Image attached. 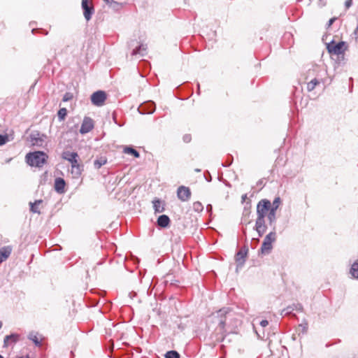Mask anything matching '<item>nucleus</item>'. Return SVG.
Here are the masks:
<instances>
[{
  "label": "nucleus",
  "mask_w": 358,
  "mask_h": 358,
  "mask_svg": "<svg viewBox=\"0 0 358 358\" xmlns=\"http://www.w3.org/2000/svg\"><path fill=\"white\" fill-rule=\"evenodd\" d=\"M302 309H303V307H302L301 304H300V303L293 304L292 306L287 307L285 309L282 310L281 314L288 315V314H290L294 310H298V311H301Z\"/></svg>",
  "instance_id": "nucleus-20"
},
{
  "label": "nucleus",
  "mask_w": 358,
  "mask_h": 358,
  "mask_svg": "<svg viewBox=\"0 0 358 358\" xmlns=\"http://www.w3.org/2000/svg\"><path fill=\"white\" fill-rule=\"evenodd\" d=\"M107 162V160L105 157H100L99 159H96L94 162V166L96 169H100L103 165L106 164Z\"/></svg>",
  "instance_id": "nucleus-27"
},
{
  "label": "nucleus",
  "mask_w": 358,
  "mask_h": 358,
  "mask_svg": "<svg viewBox=\"0 0 358 358\" xmlns=\"http://www.w3.org/2000/svg\"><path fill=\"white\" fill-rule=\"evenodd\" d=\"M106 99V94L105 92L99 90L94 92L91 95L92 103L96 106H101L104 104Z\"/></svg>",
  "instance_id": "nucleus-8"
},
{
  "label": "nucleus",
  "mask_w": 358,
  "mask_h": 358,
  "mask_svg": "<svg viewBox=\"0 0 358 358\" xmlns=\"http://www.w3.org/2000/svg\"><path fill=\"white\" fill-rule=\"evenodd\" d=\"M11 248L3 247L0 249V262L5 261L10 255Z\"/></svg>",
  "instance_id": "nucleus-21"
},
{
  "label": "nucleus",
  "mask_w": 358,
  "mask_h": 358,
  "mask_svg": "<svg viewBox=\"0 0 358 358\" xmlns=\"http://www.w3.org/2000/svg\"><path fill=\"white\" fill-rule=\"evenodd\" d=\"M147 53V45L141 43L138 47L134 48L131 52L132 56L139 55L140 57H143Z\"/></svg>",
  "instance_id": "nucleus-17"
},
{
  "label": "nucleus",
  "mask_w": 358,
  "mask_h": 358,
  "mask_svg": "<svg viewBox=\"0 0 358 358\" xmlns=\"http://www.w3.org/2000/svg\"><path fill=\"white\" fill-rule=\"evenodd\" d=\"M195 171H196V172H200V171H201V170H200V169H195Z\"/></svg>",
  "instance_id": "nucleus-47"
},
{
  "label": "nucleus",
  "mask_w": 358,
  "mask_h": 358,
  "mask_svg": "<svg viewBox=\"0 0 358 358\" xmlns=\"http://www.w3.org/2000/svg\"><path fill=\"white\" fill-rule=\"evenodd\" d=\"M220 358H223V357H220Z\"/></svg>",
  "instance_id": "nucleus-51"
},
{
  "label": "nucleus",
  "mask_w": 358,
  "mask_h": 358,
  "mask_svg": "<svg viewBox=\"0 0 358 358\" xmlns=\"http://www.w3.org/2000/svg\"><path fill=\"white\" fill-rule=\"evenodd\" d=\"M94 128V121L92 118L89 117H85L83 121L82 122L80 133L82 134H85L90 131H92Z\"/></svg>",
  "instance_id": "nucleus-12"
},
{
  "label": "nucleus",
  "mask_w": 358,
  "mask_h": 358,
  "mask_svg": "<svg viewBox=\"0 0 358 358\" xmlns=\"http://www.w3.org/2000/svg\"><path fill=\"white\" fill-rule=\"evenodd\" d=\"M0 358H3V357L2 355H0Z\"/></svg>",
  "instance_id": "nucleus-50"
},
{
  "label": "nucleus",
  "mask_w": 358,
  "mask_h": 358,
  "mask_svg": "<svg viewBox=\"0 0 358 358\" xmlns=\"http://www.w3.org/2000/svg\"><path fill=\"white\" fill-rule=\"evenodd\" d=\"M352 36H353L354 38L355 39V41H358V24H357L356 29L354 30V31L352 33Z\"/></svg>",
  "instance_id": "nucleus-38"
},
{
  "label": "nucleus",
  "mask_w": 358,
  "mask_h": 358,
  "mask_svg": "<svg viewBox=\"0 0 358 358\" xmlns=\"http://www.w3.org/2000/svg\"><path fill=\"white\" fill-rule=\"evenodd\" d=\"M73 97V95L69 93V92H66L64 96H63V99H62V101L66 102V101H68L69 100H71Z\"/></svg>",
  "instance_id": "nucleus-35"
},
{
  "label": "nucleus",
  "mask_w": 358,
  "mask_h": 358,
  "mask_svg": "<svg viewBox=\"0 0 358 358\" xmlns=\"http://www.w3.org/2000/svg\"><path fill=\"white\" fill-rule=\"evenodd\" d=\"M336 20V17H332L331 18L328 23H327V27H329L332 25V24L335 22V20Z\"/></svg>",
  "instance_id": "nucleus-39"
},
{
  "label": "nucleus",
  "mask_w": 358,
  "mask_h": 358,
  "mask_svg": "<svg viewBox=\"0 0 358 358\" xmlns=\"http://www.w3.org/2000/svg\"><path fill=\"white\" fill-rule=\"evenodd\" d=\"M157 222L160 227L166 228L170 224V219L166 215H162L158 217Z\"/></svg>",
  "instance_id": "nucleus-19"
},
{
  "label": "nucleus",
  "mask_w": 358,
  "mask_h": 358,
  "mask_svg": "<svg viewBox=\"0 0 358 358\" xmlns=\"http://www.w3.org/2000/svg\"><path fill=\"white\" fill-rule=\"evenodd\" d=\"M43 202L42 200H36L34 203L30 202V210L34 213L40 214L38 206Z\"/></svg>",
  "instance_id": "nucleus-23"
},
{
  "label": "nucleus",
  "mask_w": 358,
  "mask_h": 358,
  "mask_svg": "<svg viewBox=\"0 0 358 358\" xmlns=\"http://www.w3.org/2000/svg\"><path fill=\"white\" fill-rule=\"evenodd\" d=\"M20 340V334H11L7 335L3 339V347L8 348L9 346L15 345Z\"/></svg>",
  "instance_id": "nucleus-15"
},
{
  "label": "nucleus",
  "mask_w": 358,
  "mask_h": 358,
  "mask_svg": "<svg viewBox=\"0 0 358 358\" xmlns=\"http://www.w3.org/2000/svg\"><path fill=\"white\" fill-rule=\"evenodd\" d=\"M227 313V310L225 309H220L217 312L216 315H213V318H216L220 316V318H217L215 322L217 323V327L216 328V331H217L220 334H222V340L224 338V327L226 320L224 315Z\"/></svg>",
  "instance_id": "nucleus-5"
},
{
  "label": "nucleus",
  "mask_w": 358,
  "mask_h": 358,
  "mask_svg": "<svg viewBox=\"0 0 358 358\" xmlns=\"http://www.w3.org/2000/svg\"><path fill=\"white\" fill-rule=\"evenodd\" d=\"M271 208V201L268 199H262L257 206V216L266 217Z\"/></svg>",
  "instance_id": "nucleus-7"
},
{
  "label": "nucleus",
  "mask_w": 358,
  "mask_h": 358,
  "mask_svg": "<svg viewBox=\"0 0 358 358\" xmlns=\"http://www.w3.org/2000/svg\"><path fill=\"white\" fill-rule=\"evenodd\" d=\"M280 203L281 199L279 196L275 197L273 203H271V208H269L267 215V218L271 225H272L276 221V210L279 208Z\"/></svg>",
  "instance_id": "nucleus-6"
},
{
  "label": "nucleus",
  "mask_w": 358,
  "mask_h": 358,
  "mask_svg": "<svg viewBox=\"0 0 358 358\" xmlns=\"http://www.w3.org/2000/svg\"><path fill=\"white\" fill-rule=\"evenodd\" d=\"M350 272L354 278L358 279V259L352 264Z\"/></svg>",
  "instance_id": "nucleus-25"
},
{
  "label": "nucleus",
  "mask_w": 358,
  "mask_h": 358,
  "mask_svg": "<svg viewBox=\"0 0 358 358\" xmlns=\"http://www.w3.org/2000/svg\"><path fill=\"white\" fill-rule=\"evenodd\" d=\"M248 249L247 248H241L236 255V262L238 266H242L245 262V257L247 255Z\"/></svg>",
  "instance_id": "nucleus-16"
},
{
  "label": "nucleus",
  "mask_w": 358,
  "mask_h": 358,
  "mask_svg": "<svg viewBox=\"0 0 358 358\" xmlns=\"http://www.w3.org/2000/svg\"><path fill=\"white\" fill-rule=\"evenodd\" d=\"M28 338L29 340H31V341H33V343L36 345V346H41V340L39 339V338L38 337V334H36V333H34V332H31L29 334L28 336Z\"/></svg>",
  "instance_id": "nucleus-24"
},
{
  "label": "nucleus",
  "mask_w": 358,
  "mask_h": 358,
  "mask_svg": "<svg viewBox=\"0 0 358 358\" xmlns=\"http://www.w3.org/2000/svg\"><path fill=\"white\" fill-rule=\"evenodd\" d=\"M66 182L62 178H57L55 180V189L59 194L64 192Z\"/></svg>",
  "instance_id": "nucleus-18"
},
{
  "label": "nucleus",
  "mask_w": 358,
  "mask_h": 358,
  "mask_svg": "<svg viewBox=\"0 0 358 358\" xmlns=\"http://www.w3.org/2000/svg\"><path fill=\"white\" fill-rule=\"evenodd\" d=\"M180 354L177 351H175V350L168 351L165 354V358H180Z\"/></svg>",
  "instance_id": "nucleus-29"
},
{
  "label": "nucleus",
  "mask_w": 358,
  "mask_h": 358,
  "mask_svg": "<svg viewBox=\"0 0 358 358\" xmlns=\"http://www.w3.org/2000/svg\"><path fill=\"white\" fill-rule=\"evenodd\" d=\"M36 29H32L31 32H32L33 34H34V32H35V31H36Z\"/></svg>",
  "instance_id": "nucleus-48"
},
{
  "label": "nucleus",
  "mask_w": 358,
  "mask_h": 358,
  "mask_svg": "<svg viewBox=\"0 0 358 358\" xmlns=\"http://www.w3.org/2000/svg\"><path fill=\"white\" fill-rule=\"evenodd\" d=\"M182 140L185 143H189L192 140V137L190 134H185L182 137Z\"/></svg>",
  "instance_id": "nucleus-36"
},
{
  "label": "nucleus",
  "mask_w": 358,
  "mask_h": 358,
  "mask_svg": "<svg viewBox=\"0 0 358 358\" xmlns=\"http://www.w3.org/2000/svg\"><path fill=\"white\" fill-rule=\"evenodd\" d=\"M276 234L275 231V227L273 230L266 236L261 246L262 253H268L272 249V243L275 241Z\"/></svg>",
  "instance_id": "nucleus-4"
},
{
  "label": "nucleus",
  "mask_w": 358,
  "mask_h": 358,
  "mask_svg": "<svg viewBox=\"0 0 358 358\" xmlns=\"http://www.w3.org/2000/svg\"><path fill=\"white\" fill-rule=\"evenodd\" d=\"M2 325H3L2 322H0V329L2 327Z\"/></svg>",
  "instance_id": "nucleus-49"
},
{
  "label": "nucleus",
  "mask_w": 358,
  "mask_h": 358,
  "mask_svg": "<svg viewBox=\"0 0 358 358\" xmlns=\"http://www.w3.org/2000/svg\"><path fill=\"white\" fill-rule=\"evenodd\" d=\"M153 208L156 213H162L164 210V206L162 205V202L159 199H155L153 201Z\"/></svg>",
  "instance_id": "nucleus-22"
},
{
  "label": "nucleus",
  "mask_w": 358,
  "mask_h": 358,
  "mask_svg": "<svg viewBox=\"0 0 358 358\" xmlns=\"http://www.w3.org/2000/svg\"><path fill=\"white\" fill-rule=\"evenodd\" d=\"M231 162H227V164H227V165H224V166H229V165H231Z\"/></svg>",
  "instance_id": "nucleus-46"
},
{
  "label": "nucleus",
  "mask_w": 358,
  "mask_h": 358,
  "mask_svg": "<svg viewBox=\"0 0 358 358\" xmlns=\"http://www.w3.org/2000/svg\"><path fill=\"white\" fill-rule=\"evenodd\" d=\"M48 156L42 151L29 152L26 155L27 163L31 166L42 167Z\"/></svg>",
  "instance_id": "nucleus-1"
},
{
  "label": "nucleus",
  "mask_w": 358,
  "mask_h": 358,
  "mask_svg": "<svg viewBox=\"0 0 358 358\" xmlns=\"http://www.w3.org/2000/svg\"><path fill=\"white\" fill-rule=\"evenodd\" d=\"M231 162H227V164H227V165H224V166H229V165H231Z\"/></svg>",
  "instance_id": "nucleus-45"
},
{
  "label": "nucleus",
  "mask_w": 358,
  "mask_h": 358,
  "mask_svg": "<svg viewBox=\"0 0 358 358\" xmlns=\"http://www.w3.org/2000/svg\"><path fill=\"white\" fill-rule=\"evenodd\" d=\"M83 15L87 21H89L94 13L92 1H82Z\"/></svg>",
  "instance_id": "nucleus-9"
},
{
  "label": "nucleus",
  "mask_w": 358,
  "mask_h": 358,
  "mask_svg": "<svg viewBox=\"0 0 358 358\" xmlns=\"http://www.w3.org/2000/svg\"><path fill=\"white\" fill-rule=\"evenodd\" d=\"M204 176H206L204 175ZM205 178H206V180H207L208 182H210V181H211V180H212L211 176H210V174H209V176H208V177H205Z\"/></svg>",
  "instance_id": "nucleus-44"
},
{
  "label": "nucleus",
  "mask_w": 358,
  "mask_h": 358,
  "mask_svg": "<svg viewBox=\"0 0 358 358\" xmlns=\"http://www.w3.org/2000/svg\"><path fill=\"white\" fill-rule=\"evenodd\" d=\"M45 137L44 134H41L38 131H34L30 134V141L34 146L42 147Z\"/></svg>",
  "instance_id": "nucleus-10"
},
{
  "label": "nucleus",
  "mask_w": 358,
  "mask_h": 358,
  "mask_svg": "<svg viewBox=\"0 0 358 358\" xmlns=\"http://www.w3.org/2000/svg\"><path fill=\"white\" fill-rule=\"evenodd\" d=\"M124 152L131 155L136 158H138L140 157L139 152L136 150L131 147H125L124 148Z\"/></svg>",
  "instance_id": "nucleus-26"
},
{
  "label": "nucleus",
  "mask_w": 358,
  "mask_h": 358,
  "mask_svg": "<svg viewBox=\"0 0 358 358\" xmlns=\"http://www.w3.org/2000/svg\"><path fill=\"white\" fill-rule=\"evenodd\" d=\"M155 103L152 101H149L141 104L138 108V110L143 114H152L155 112Z\"/></svg>",
  "instance_id": "nucleus-14"
},
{
  "label": "nucleus",
  "mask_w": 358,
  "mask_h": 358,
  "mask_svg": "<svg viewBox=\"0 0 358 358\" xmlns=\"http://www.w3.org/2000/svg\"><path fill=\"white\" fill-rule=\"evenodd\" d=\"M327 49L330 54L336 55L338 56L341 55L342 57H343L344 52L347 50V45L344 41H340L337 43L331 41L327 43Z\"/></svg>",
  "instance_id": "nucleus-3"
},
{
  "label": "nucleus",
  "mask_w": 358,
  "mask_h": 358,
  "mask_svg": "<svg viewBox=\"0 0 358 358\" xmlns=\"http://www.w3.org/2000/svg\"><path fill=\"white\" fill-rule=\"evenodd\" d=\"M177 196L182 201H187L191 197V191L189 187L180 186L177 190Z\"/></svg>",
  "instance_id": "nucleus-13"
},
{
  "label": "nucleus",
  "mask_w": 358,
  "mask_h": 358,
  "mask_svg": "<svg viewBox=\"0 0 358 358\" xmlns=\"http://www.w3.org/2000/svg\"><path fill=\"white\" fill-rule=\"evenodd\" d=\"M212 210H213L212 205L211 204H208L207 206H206L207 212L209 213L210 214H211L212 213Z\"/></svg>",
  "instance_id": "nucleus-41"
},
{
  "label": "nucleus",
  "mask_w": 358,
  "mask_h": 358,
  "mask_svg": "<svg viewBox=\"0 0 358 358\" xmlns=\"http://www.w3.org/2000/svg\"><path fill=\"white\" fill-rule=\"evenodd\" d=\"M8 141V136L7 135L0 134V146L6 144Z\"/></svg>",
  "instance_id": "nucleus-33"
},
{
  "label": "nucleus",
  "mask_w": 358,
  "mask_h": 358,
  "mask_svg": "<svg viewBox=\"0 0 358 358\" xmlns=\"http://www.w3.org/2000/svg\"><path fill=\"white\" fill-rule=\"evenodd\" d=\"M255 229L258 233L259 236H262L267 229L265 222V217L257 216Z\"/></svg>",
  "instance_id": "nucleus-11"
},
{
  "label": "nucleus",
  "mask_w": 358,
  "mask_h": 358,
  "mask_svg": "<svg viewBox=\"0 0 358 358\" xmlns=\"http://www.w3.org/2000/svg\"><path fill=\"white\" fill-rule=\"evenodd\" d=\"M250 201H247L246 203H245V206L244 207V211H243V214L245 215H248L250 214Z\"/></svg>",
  "instance_id": "nucleus-34"
},
{
  "label": "nucleus",
  "mask_w": 358,
  "mask_h": 358,
  "mask_svg": "<svg viewBox=\"0 0 358 358\" xmlns=\"http://www.w3.org/2000/svg\"><path fill=\"white\" fill-rule=\"evenodd\" d=\"M67 115V110L65 108H60L57 113L58 118L60 121L64 120Z\"/></svg>",
  "instance_id": "nucleus-30"
},
{
  "label": "nucleus",
  "mask_w": 358,
  "mask_h": 358,
  "mask_svg": "<svg viewBox=\"0 0 358 358\" xmlns=\"http://www.w3.org/2000/svg\"><path fill=\"white\" fill-rule=\"evenodd\" d=\"M248 199L247 194H243L241 196V201L242 202H245L246 199Z\"/></svg>",
  "instance_id": "nucleus-43"
},
{
  "label": "nucleus",
  "mask_w": 358,
  "mask_h": 358,
  "mask_svg": "<svg viewBox=\"0 0 358 358\" xmlns=\"http://www.w3.org/2000/svg\"><path fill=\"white\" fill-rule=\"evenodd\" d=\"M268 324V322L266 320H263L260 322V325L262 327H265Z\"/></svg>",
  "instance_id": "nucleus-40"
},
{
  "label": "nucleus",
  "mask_w": 358,
  "mask_h": 358,
  "mask_svg": "<svg viewBox=\"0 0 358 358\" xmlns=\"http://www.w3.org/2000/svg\"><path fill=\"white\" fill-rule=\"evenodd\" d=\"M62 158L71 163V173L73 174L75 177H78L81 175L82 168L78 162V155L77 152L64 151Z\"/></svg>",
  "instance_id": "nucleus-2"
},
{
  "label": "nucleus",
  "mask_w": 358,
  "mask_h": 358,
  "mask_svg": "<svg viewBox=\"0 0 358 358\" xmlns=\"http://www.w3.org/2000/svg\"><path fill=\"white\" fill-rule=\"evenodd\" d=\"M106 4L107 6L110 8H113V9H118V7L120 6L118 1H106Z\"/></svg>",
  "instance_id": "nucleus-32"
},
{
  "label": "nucleus",
  "mask_w": 358,
  "mask_h": 358,
  "mask_svg": "<svg viewBox=\"0 0 358 358\" xmlns=\"http://www.w3.org/2000/svg\"><path fill=\"white\" fill-rule=\"evenodd\" d=\"M203 209L202 203L199 201H196L193 203V210L196 212H201Z\"/></svg>",
  "instance_id": "nucleus-31"
},
{
  "label": "nucleus",
  "mask_w": 358,
  "mask_h": 358,
  "mask_svg": "<svg viewBox=\"0 0 358 358\" xmlns=\"http://www.w3.org/2000/svg\"><path fill=\"white\" fill-rule=\"evenodd\" d=\"M299 328L301 329V331H302L303 333H306L307 331V329H308V324H307V322L301 324L299 325Z\"/></svg>",
  "instance_id": "nucleus-37"
},
{
  "label": "nucleus",
  "mask_w": 358,
  "mask_h": 358,
  "mask_svg": "<svg viewBox=\"0 0 358 358\" xmlns=\"http://www.w3.org/2000/svg\"><path fill=\"white\" fill-rule=\"evenodd\" d=\"M352 1H345V9H348L352 6Z\"/></svg>",
  "instance_id": "nucleus-42"
},
{
  "label": "nucleus",
  "mask_w": 358,
  "mask_h": 358,
  "mask_svg": "<svg viewBox=\"0 0 358 358\" xmlns=\"http://www.w3.org/2000/svg\"><path fill=\"white\" fill-rule=\"evenodd\" d=\"M319 83V80L316 78L311 80L307 83V90L308 92L313 91Z\"/></svg>",
  "instance_id": "nucleus-28"
}]
</instances>
